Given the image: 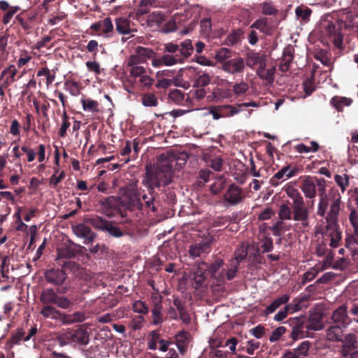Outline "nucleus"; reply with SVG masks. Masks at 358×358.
<instances>
[{
  "instance_id": "f257e3e1",
  "label": "nucleus",
  "mask_w": 358,
  "mask_h": 358,
  "mask_svg": "<svg viewBox=\"0 0 358 358\" xmlns=\"http://www.w3.org/2000/svg\"><path fill=\"white\" fill-rule=\"evenodd\" d=\"M320 200L317 208V214L324 217V226H317L316 232L322 234L330 238V246L337 248L341 239V234L338 230V217L341 210V197L338 194L335 196H328L325 193V187L320 188Z\"/></svg>"
},
{
  "instance_id": "f03ea898",
  "label": "nucleus",
  "mask_w": 358,
  "mask_h": 358,
  "mask_svg": "<svg viewBox=\"0 0 358 358\" xmlns=\"http://www.w3.org/2000/svg\"><path fill=\"white\" fill-rule=\"evenodd\" d=\"M178 160L173 152L169 151L159 156L155 169L146 166V173L142 183L148 187L150 194H152L155 187H159L162 185H168L172 182V171L176 169Z\"/></svg>"
},
{
  "instance_id": "7ed1b4c3",
  "label": "nucleus",
  "mask_w": 358,
  "mask_h": 358,
  "mask_svg": "<svg viewBox=\"0 0 358 358\" xmlns=\"http://www.w3.org/2000/svg\"><path fill=\"white\" fill-rule=\"evenodd\" d=\"M288 197L292 199L293 220L299 222V229L305 231L309 228V210L304 206L303 198L299 190L292 185L284 188Z\"/></svg>"
},
{
  "instance_id": "20e7f679",
  "label": "nucleus",
  "mask_w": 358,
  "mask_h": 358,
  "mask_svg": "<svg viewBox=\"0 0 358 358\" xmlns=\"http://www.w3.org/2000/svg\"><path fill=\"white\" fill-rule=\"evenodd\" d=\"M57 340L62 347L67 345H87L90 342V335L87 330L82 328L76 330L66 329L58 334Z\"/></svg>"
},
{
  "instance_id": "39448f33",
  "label": "nucleus",
  "mask_w": 358,
  "mask_h": 358,
  "mask_svg": "<svg viewBox=\"0 0 358 358\" xmlns=\"http://www.w3.org/2000/svg\"><path fill=\"white\" fill-rule=\"evenodd\" d=\"M240 111V108L229 104L213 106L208 108V114L211 115L215 120L232 117Z\"/></svg>"
},
{
  "instance_id": "423d86ee",
  "label": "nucleus",
  "mask_w": 358,
  "mask_h": 358,
  "mask_svg": "<svg viewBox=\"0 0 358 358\" xmlns=\"http://www.w3.org/2000/svg\"><path fill=\"white\" fill-rule=\"evenodd\" d=\"M72 231L78 238L85 239V244L92 243L96 237V234L87 225L86 222L73 225Z\"/></svg>"
},
{
  "instance_id": "0eeeda50",
  "label": "nucleus",
  "mask_w": 358,
  "mask_h": 358,
  "mask_svg": "<svg viewBox=\"0 0 358 358\" xmlns=\"http://www.w3.org/2000/svg\"><path fill=\"white\" fill-rule=\"evenodd\" d=\"M245 67V63L243 58L236 57L230 58L227 62H224L222 65V70L229 74L242 73Z\"/></svg>"
},
{
  "instance_id": "6e6552de",
  "label": "nucleus",
  "mask_w": 358,
  "mask_h": 358,
  "mask_svg": "<svg viewBox=\"0 0 358 358\" xmlns=\"http://www.w3.org/2000/svg\"><path fill=\"white\" fill-rule=\"evenodd\" d=\"M243 199L242 189L235 185L229 187L224 194V203L226 206H232L237 205L242 201Z\"/></svg>"
},
{
  "instance_id": "1a4fd4ad",
  "label": "nucleus",
  "mask_w": 358,
  "mask_h": 358,
  "mask_svg": "<svg viewBox=\"0 0 358 358\" xmlns=\"http://www.w3.org/2000/svg\"><path fill=\"white\" fill-rule=\"evenodd\" d=\"M171 343L161 338L160 334L157 331H151L148 337V347L150 350L159 349L161 352H166Z\"/></svg>"
},
{
  "instance_id": "9d476101",
  "label": "nucleus",
  "mask_w": 358,
  "mask_h": 358,
  "mask_svg": "<svg viewBox=\"0 0 358 358\" xmlns=\"http://www.w3.org/2000/svg\"><path fill=\"white\" fill-rule=\"evenodd\" d=\"M331 319L335 324H338L345 328H347L352 322V320L349 319L348 315V306L345 304H343L336 308L333 312Z\"/></svg>"
},
{
  "instance_id": "9b49d317",
  "label": "nucleus",
  "mask_w": 358,
  "mask_h": 358,
  "mask_svg": "<svg viewBox=\"0 0 358 358\" xmlns=\"http://www.w3.org/2000/svg\"><path fill=\"white\" fill-rule=\"evenodd\" d=\"M122 200L128 208L141 210L143 208L140 196L134 189H128L122 196Z\"/></svg>"
},
{
  "instance_id": "f8f14e48",
  "label": "nucleus",
  "mask_w": 358,
  "mask_h": 358,
  "mask_svg": "<svg viewBox=\"0 0 358 358\" xmlns=\"http://www.w3.org/2000/svg\"><path fill=\"white\" fill-rule=\"evenodd\" d=\"M208 271V265L205 262L198 264L196 270L192 273L193 287L199 289L204 282L206 278V272Z\"/></svg>"
},
{
  "instance_id": "ddd939ff",
  "label": "nucleus",
  "mask_w": 358,
  "mask_h": 358,
  "mask_svg": "<svg viewBox=\"0 0 358 358\" xmlns=\"http://www.w3.org/2000/svg\"><path fill=\"white\" fill-rule=\"evenodd\" d=\"M66 274L60 269H50L45 273V280L55 285H62L66 278Z\"/></svg>"
},
{
  "instance_id": "4468645a",
  "label": "nucleus",
  "mask_w": 358,
  "mask_h": 358,
  "mask_svg": "<svg viewBox=\"0 0 358 358\" xmlns=\"http://www.w3.org/2000/svg\"><path fill=\"white\" fill-rule=\"evenodd\" d=\"M245 63L251 69H253L257 65L258 69L265 68L266 56L259 52H250L248 53Z\"/></svg>"
},
{
  "instance_id": "2eb2a0df",
  "label": "nucleus",
  "mask_w": 358,
  "mask_h": 358,
  "mask_svg": "<svg viewBox=\"0 0 358 358\" xmlns=\"http://www.w3.org/2000/svg\"><path fill=\"white\" fill-rule=\"evenodd\" d=\"M278 217L281 220L278 221L275 224L273 227V230L274 231H281L285 228V224L283 220H291L292 218V210L288 206L287 204L283 203L280 205L279 211H278Z\"/></svg>"
},
{
  "instance_id": "dca6fc26",
  "label": "nucleus",
  "mask_w": 358,
  "mask_h": 358,
  "mask_svg": "<svg viewBox=\"0 0 358 358\" xmlns=\"http://www.w3.org/2000/svg\"><path fill=\"white\" fill-rule=\"evenodd\" d=\"M175 340L178 351L181 355H184L191 340L190 334L187 331H181L176 335Z\"/></svg>"
},
{
  "instance_id": "f3484780",
  "label": "nucleus",
  "mask_w": 358,
  "mask_h": 358,
  "mask_svg": "<svg viewBox=\"0 0 358 358\" xmlns=\"http://www.w3.org/2000/svg\"><path fill=\"white\" fill-rule=\"evenodd\" d=\"M297 171L296 169H290L289 166H286L280 169L272 178L271 182L273 185H277L278 182L275 180H286L296 173Z\"/></svg>"
},
{
  "instance_id": "a211bd4d",
  "label": "nucleus",
  "mask_w": 358,
  "mask_h": 358,
  "mask_svg": "<svg viewBox=\"0 0 358 358\" xmlns=\"http://www.w3.org/2000/svg\"><path fill=\"white\" fill-rule=\"evenodd\" d=\"M210 246V241H201V242L191 245L189 250V255L192 258L200 257L203 253H207Z\"/></svg>"
},
{
  "instance_id": "6ab92c4d",
  "label": "nucleus",
  "mask_w": 358,
  "mask_h": 358,
  "mask_svg": "<svg viewBox=\"0 0 358 358\" xmlns=\"http://www.w3.org/2000/svg\"><path fill=\"white\" fill-rule=\"evenodd\" d=\"M301 189L306 198L314 199L316 196V186L310 177H306L302 181Z\"/></svg>"
},
{
  "instance_id": "aec40b11",
  "label": "nucleus",
  "mask_w": 358,
  "mask_h": 358,
  "mask_svg": "<svg viewBox=\"0 0 358 358\" xmlns=\"http://www.w3.org/2000/svg\"><path fill=\"white\" fill-rule=\"evenodd\" d=\"M86 319L85 313L82 311H76L71 314H64L61 317L63 324L70 325L75 323H80Z\"/></svg>"
},
{
  "instance_id": "412c9836",
  "label": "nucleus",
  "mask_w": 358,
  "mask_h": 358,
  "mask_svg": "<svg viewBox=\"0 0 358 358\" xmlns=\"http://www.w3.org/2000/svg\"><path fill=\"white\" fill-rule=\"evenodd\" d=\"M250 27L258 29L266 35L271 34L273 31V27L266 17L257 20Z\"/></svg>"
},
{
  "instance_id": "4be33fe9",
  "label": "nucleus",
  "mask_w": 358,
  "mask_h": 358,
  "mask_svg": "<svg viewBox=\"0 0 358 358\" xmlns=\"http://www.w3.org/2000/svg\"><path fill=\"white\" fill-rule=\"evenodd\" d=\"M346 329L342 326L335 324L327 329V338L330 341H340L343 330Z\"/></svg>"
},
{
  "instance_id": "5701e85b",
  "label": "nucleus",
  "mask_w": 358,
  "mask_h": 358,
  "mask_svg": "<svg viewBox=\"0 0 358 358\" xmlns=\"http://www.w3.org/2000/svg\"><path fill=\"white\" fill-rule=\"evenodd\" d=\"M308 336V331L306 326L302 322H299L293 327L290 337L294 340H299Z\"/></svg>"
},
{
  "instance_id": "b1692460",
  "label": "nucleus",
  "mask_w": 358,
  "mask_h": 358,
  "mask_svg": "<svg viewBox=\"0 0 358 358\" xmlns=\"http://www.w3.org/2000/svg\"><path fill=\"white\" fill-rule=\"evenodd\" d=\"M115 26L120 34L126 35L135 31L131 29L129 20L124 17L117 18L115 20Z\"/></svg>"
},
{
  "instance_id": "393cba45",
  "label": "nucleus",
  "mask_w": 358,
  "mask_h": 358,
  "mask_svg": "<svg viewBox=\"0 0 358 358\" xmlns=\"http://www.w3.org/2000/svg\"><path fill=\"white\" fill-rule=\"evenodd\" d=\"M121 203L122 199L111 196L106 199L103 201H102L101 206L103 209L106 210V213H107V215H109L110 213L107 212V210L117 208Z\"/></svg>"
},
{
  "instance_id": "a878e982",
  "label": "nucleus",
  "mask_w": 358,
  "mask_h": 358,
  "mask_svg": "<svg viewBox=\"0 0 358 358\" xmlns=\"http://www.w3.org/2000/svg\"><path fill=\"white\" fill-rule=\"evenodd\" d=\"M248 244L246 243H242L240 244L238 248L234 252V257L231 259L234 263L239 264L248 255Z\"/></svg>"
},
{
  "instance_id": "bb28decb",
  "label": "nucleus",
  "mask_w": 358,
  "mask_h": 358,
  "mask_svg": "<svg viewBox=\"0 0 358 358\" xmlns=\"http://www.w3.org/2000/svg\"><path fill=\"white\" fill-rule=\"evenodd\" d=\"M290 297L289 294H283L275 299L266 309V314L268 315L275 312L281 305L287 303Z\"/></svg>"
},
{
  "instance_id": "cd10ccee",
  "label": "nucleus",
  "mask_w": 358,
  "mask_h": 358,
  "mask_svg": "<svg viewBox=\"0 0 358 358\" xmlns=\"http://www.w3.org/2000/svg\"><path fill=\"white\" fill-rule=\"evenodd\" d=\"M80 102L84 111L90 112L92 113H96L99 111V103L95 100L89 98L82 99Z\"/></svg>"
},
{
  "instance_id": "c85d7f7f",
  "label": "nucleus",
  "mask_w": 358,
  "mask_h": 358,
  "mask_svg": "<svg viewBox=\"0 0 358 358\" xmlns=\"http://www.w3.org/2000/svg\"><path fill=\"white\" fill-rule=\"evenodd\" d=\"M275 72V68L271 67L265 70V68L257 69V76L264 80H266L268 83H272L274 79V75Z\"/></svg>"
},
{
  "instance_id": "c756f323",
  "label": "nucleus",
  "mask_w": 358,
  "mask_h": 358,
  "mask_svg": "<svg viewBox=\"0 0 358 358\" xmlns=\"http://www.w3.org/2000/svg\"><path fill=\"white\" fill-rule=\"evenodd\" d=\"M352 102L351 99L343 96H335L331 100L333 106L340 111L343 110L344 107L350 106Z\"/></svg>"
},
{
  "instance_id": "7c9ffc66",
  "label": "nucleus",
  "mask_w": 358,
  "mask_h": 358,
  "mask_svg": "<svg viewBox=\"0 0 358 358\" xmlns=\"http://www.w3.org/2000/svg\"><path fill=\"white\" fill-rule=\"evenodd\" d=\"M64 87L71 96H77L80 93V87L78 83L73 80H67L64 82Z\"/></svg>"
},
{
  "instance_id": "2f4dec72",
  "label": "nucleus",
  "mask_w": 358,
  "mask_h": 358,
  "mask_svg": "<svg viewBox=\"0 0 358 358\" xmlns=\"http://www.w3.org/2000/svg\"><path fill=\"white\" fill-rule=\"evenodd\" d=\"M57 295L52 289H44L41 295V301L45 304H55Z\"/></svg>"
},
{
  "instance_id": "473e14b6",
  "label": "nucleus",
  "mask_w": 358,
  "mask_h": 358,
  "mask_svg": "<svg viewBox=\"0 0 358 358\" xmlns=\"http://www.w3.org/2000/svg\"><path fill=\"white\" fill-rule=\"evenodd\" d=\"M180 56L183 60L187 58L193 50V46L190 40L187 39L182 41L179 45Z\"/></svg>"
},
{
  "instance_id": "72a5a7b5",
  "label": "nucleus",
  "mask_w": 358,
  "mask_h": 358,
  "mask_svg": "<svg viewBox=\"0 0 358 358\" xmlns=\"http://www.w3.org/2000/svg\"><path fill=\"white\" fill-rule=\"evenodd\" d=\"M162 61L164 66H171L183 62V59L178 54L173 55H164L162 56Z\"/></svg>"
},
{
  "instance_id": "f704fd0d",
  "label": "nucleus",
  "mask_w": 358,
  "mask_h": 358,
  "mask_svg": "<svg viewBox=\"0 0 358 358\" xmlns=\"http://www.w3.org/2000/svg\"><path fill=\"white\" fill-rule=\"evenodd\" d=\"M259 6L263 15H276L278 12V10L272 2L265 1L260 3Z\"/></svg>"
},
{
  "instance_id": "c9c22d12",
  "label": "nucleus",
  "mask_w": 358,
  "mask_h": 358,
  "mask_svg": "<svg viewBox=\"0 0 358 358\" xmlns=\"http://www.w3.org/2000/svg\"><path fill=\"white\" fill-rule=\"evenodd\" d=\"M231 57V51L226 48H222L217 50L215 55V59L222 64L227 62Z\"/></svg>"
},
{
  "instance_id": "e433bc0d",
  "label": "nucleus",
  "mask_w": 358,
  "mask_h": 358,
  "mask_svg": "<svg viewBox=\"0 0 358 358\" xmlns=\"http://www.w3.org/2000/svg\"><path fill=\"white\" fill-rule=\"evenodd\" d=\"M169 99L177 105H182L185 100V94L180 90H173L170 92Z\"/></svg>"
},
{
  "instance_id": "4c0bfd02",
  "label": "nucleus",
  "mask_w": 358,
  "mask_h": 358,
  "mask_svg": "<svg viewBox=\"0 0 358 358\" xmlns=\"http://www.w3.org/2000/svg\"><path fill=\"white\" fill-rule=\"evenodd\" d=\"M308 331H319L323 328V324L320 317H310L308 324H305Z\"/></svg>"
},
{
  "instance_id": "58836bf2",
  "label": "nucleus",
  "mask_w": 358,
  "mask_h": 358,
  "mask_svg": "<svg viewBox=\"0 0 358 358\" xmlns=\"http://www.w3.org/2000/svg\"><path fill=\"white\" fill-rule=\"evenodd\" d=\"M86 222L90 223L92 226L97 229L105 231L108 224V222L103 220L100 217H95L86 220Z\"/></svg>"
},
{
  "instance_id": "ea45409f",
  "label": "nucleus",
  "mask_w": 358,
  "mask_h": 358,
  "mask_svg": "<svg viewBox=\"0 0 358 358\" xmlns=\"http://www.w3.org/2000/svg\"><path fill=\"white\" fill-rule=\"evenodd\" d=\"M152 315L154 324L157 325L163 322L162 306L160 303H155L154 308L152 310Z\"/></svg>"
},
{
  "instance_id": "a19ab883",
  "label": "nucleus",
  "mask_w": 358,
  "mask_h": 358,
  "mask_svg": "<svg viewBox=\"0 0 358 358\" xmlns=\"http://www.w3.org/2000/svg\"><path fill=\"white\" fill-rule=\"evenodd\" d=\"M142 104L145 107H155L158 104V100L153 94H145L142 97Z\"/></svg>"
},
{
  "instance_id": "79ce46f5",
  "label": "nucleus",
  "mask_w": 358,
  "mask_h": 358,
  "mask_svg": "<svg viewBox=\"0 0 358 358\" xmlns=\"http://www.w3.org/2000/svg\"><path fill=\"white\" fill-rule=\"evenodd\" d=\"M113 29V24L110 17H106L101 21V29L105 37H109Z\"/></svg>"
},
{
  "instance_id": "37998d69",
  "label": "nucleus",
  "mask_w": 358,
  "mask_h": 358,
  "mask_svg": "<svg viewBox=\"0 0 358 358\" xmlns=\"http://www.w3.org/2000/svg\"><path fill=\"white\" fill-rule=\"evenodd\" d=\"M135 50L136 52L143 59L145 62H146L148 59L152 58L155 55L154 51L150 48L138 46Z\"/></svg>"
},
{
  "instance_id": "c03bdc74",
  "label": "nucleus",
  "mask_w": 358,
  "mask_h": 358,
  "mask_svg": "<svg viewBox=\"0 0 358 358\" xmlns=\"http://www.w3.org/2000/svg\"><path fill=\"white\" fill-rule=\"evenodd\" d=\"M336 183L340 187L341 191L344 192L349 185V177L347 174L336 175L334 177Z\"/></svg>"
},
{
  "instance_id": "a18cd8bd",
  "label": "nucleus",
  "mask_w": 358,
  "mask_h": 358,
  "mask_svg": "<svg viewBox=\"0 0 358 358\" xmlns=\"http://www.w3.org/2000/svg\"><path fill=\"white\" fill-rule=\"evenodd\" d=\"M249 89L248 84L243 80L236 83L233 86V92L236 96H240L245 93Z\"/></svg>"
},
{
  "instance_id": "49530a36",
  "label": "nucleus",
  "mask_w": 358,
  "mask_h": 358,
  "mask_svg": "<svg viewBox=\"0 0 358 358\" xmlns=\"http://www.w3.org/2000/svg\"><path fill=\"white\" fill-rule=\"evenodd\" d=\"M340 342L343 345L356 348L357 340L355 334L350 333L345 335L344 336L343 335Z\"/></svg>"
},
{
  "instance_id": "de8ad7c7",
  "label": "nucleus",
  "mask_w": 358,
  "mask_h": 358,
  "mask_svg": "<svg viewBox=\"0 0 358 358\" xmlns=\"http://www.w3.org/2000/svg\"><path fill=\"white\" fill-rule=\"evenodd\" d=\"M17 69L14 65H10L1 72V76H6V80L10 82L15 80Z\"/></svg>"
},
{
  "instance_id": "09e8293b",
  "label": "nucleus",
  "mask_w": 358,
  "mask_h": 358,
  "mask_svg": "<svg viewBox=\"0 0 358 358\" xmlns=\"http://www.w3.org/2000/svg\"><path fill=\"white\" fill-rule=\"evenodd\" d=\"M242 32L241 30L233 31L229 34L226 38V43L227 45H233L237 43L241 37Z\"/></svg>"
},
{
  "instance_id": "8fccbe9b",
  "label": "nucleus",
  "mask_w": 358,
  "mask_h": 358,
  "mask_svg": "<svg viewBox=\"0 0 358 358\" xmlns=\"http://www.w3.org/2000/svg\"><path fill=\"white\" fill-rule=\"evenodd\" d=\"M41 313L45 317L55 319L59 313V311L53 306H45L41 310Z\"/></svg>"
},
{
  "instance_id": "3c124183",
  "label": "nucleus",
  "mask_w": 358,
  "mask_h": 358,
  "mask_svg": "<svg viewBox=\"0 0 358 358\" xmlns=\"http://www.w3.org/2000/svg\"><path fill=\"white\" fill-rule=\"evenodd\" d=\"M295 13L297 18L303 20H308L310 17L311 10L308 8L298 6L295 9Z\"/></svg>"
},
{
  "instance_id": "603ef678",
  "label": "nucleus",
  "mask_w": 358,
  "mask_h": 358,
  "mask_svg": "<svg viewBox=\"0 0 358 358\" xmlns=\"http://www.w3.org/2000/svg\"><path fill=\"white\" fill-rule=\"evenodd\" d=\"M310 347V343L308 341H303L296 349V352L300 358L307 355Z\"/></svg>"
},
{
  "instance_id": "864d4df0",
  "label": "nucleus",
  "mask_w": 358,
  "mask_h": 358,
  "mask_svg": "<svg viewBox=\"0 0 358 358\" xmlns=\"http://www.w3.org/2000/svg\"><path fill=\"white\" fill-rule=\"evenodd\" d=\"M286 332V328L285 327H278L273 330L272 332L269 341L271 343L276 342L279 341L280 337Z\"/></svg>"
},
{
  "instance_id": "5fc2aeb1",
  "label": "nucleus",
  "mask_w": 358,
  "mask_h": 358,
  "mask_svg": "<svg viewBox=\"0 0 358 358\" xmlns=\"http://www.w3.org/2000/svg\"><path fill=\"white\" fill-rule=\"evenodd\" d=\"M55 304L60 308L66 309L71 306L72 302L66 296L57 295Z\"/></svg>"
},
{
  "instance_id": "6e6d98bb",
  "label": "nucleus",
  "mask_w": 358,
  "mask_h": 358,
  "mask_svg": "<svg viewBox=\"0 0 358 358\" xmlns=\"http://www.w3.org/2000/svg\"><path fill=\"white\" fill-rule=\"evenodd\" d=\"M210 82V77L207 73H203L199 76L195 80V85L197 87H204L208 85Z\"/></svg>"
},
{
  "instance_id": "4d7b16f0",
  "label": "nucleus",
  "mask_w": 358,
  "mask_h": 358,
  "mask_svg": "<svg viewBox=\"0 0 358 358\" xmlns=\"http://www.w3.org/2000/svg\"><path fill=\"white\" fill-rule=\"evenodd\" d=\"M224 186L225 182L224 180L219 178L210 185V189L213 194H217L224 189Z\"/></svg>"
},
{
  "instance_id": "13d9d810",
  "label": "nucleus",
  "mask_w": 358,
  "mask_h": 358,
  "mask_svg": "<svg viewBox=\"0 0 358 358\" xmlns=\"http://www.w3.org/2000/svg\"><path fill=\"white\" fill-rule=\"evenodd\" d=\"M133 310L134 312L141 314H145L148 312V306L141 301H136L134 303Z\"/></svg>"
},
{
  "instance_id": "bf43d9fd",
  "label": "nucleus",
  "mask_w": 358,
  "mask_h": 358,
  "mask_svg": "<svg viewBox=\"0 0 358 358\" xmlns=\"http://www.w3.org/2000/svg\"><path fill=\"white\" fill-rule=\"evenodd\" d=\"M143 63H145L143 59L141 56H139L137 52H136V50L134 51V53L132 55H131L127 60V66L139 65Z\"/></svg>"
},
{
  "instance_id": "052dcab7",
  "label": "nucleus",
  "mask_w": 358,
  "mask_h": 358,
  "mask_svg": "<svg viewBox=\"0 0 358 358\" xmlns=\"http://www.w3.org/2000/svg\"><path fill=\"white\" fill-rule=\"evenodd\" d=\"M70 127V122L68 121L66 113L64 112L62 115V124L59 129V136L64 137L68 128Z\"/></svg>"
},
{
  "instance_id": "680f3d73",
  "label": "nucleus",
  "mask_w": 358,
  "mask_h": 358,
  "mask_svg": "<svg viewBox=\"0 0 358 358\" xmlns=\"http://www.w3.org/2000/svg\"><path fill=\"white\" fill-rule=\"evenodd\" d=\"M201 30L203 35L208 36L211 31V21L206 18L201 22Z\"/></svg>"
},
{
  "instance_id": "e2e57ef3",
  "label": "nucleus",
  "mask_w": 358,
  "mask_h": 358,
  "mask_svg": "<svg viewBox=\"0 0 358 358\" xmlns=\"http://www.w3.org/2000/svg\"><path fill=\"white\" fill-rule=\"evenodd\" d=\"M131 67L129 73L133 77H141L145 73V69L139 65L129 66Z\"/></svg>"
},
{
  "instance_id": "0e129e2a",
  "label": "nucleus",
  "mask_w": 358,
  "mask_h": 358,
  "mask_svg": "<svg viewBox=\"0 0 358 358\" xmlns=\"http://www.w3.org/2000/svg\"><path fill=\"white\" fill-rule=\"evenodd\" d=\"M105 231H107L110 236L116 238L121 237L123 235L119 228L112 225L110 222L106 228Z\"/></svg>"
},
{
  "instance_id": "69168bd1",
  "label": "nucleus",
  "mask_w": 358,
  "mask_h": 358,
  "mask_svg": "<svg viewBox=\"0 0 358 358\" xmlns=\"http://www.w3.org/2000/svg\"><path fill=\"white\" fill-rule=\"evenodd\" d=\"M293 59L292 55H282V60L280 65V69L282 71L288 70L289 65Z\"/></svg>"
},
{
  "instance_id": "338daca9",
  "label": "nucleus",
  "mask_w": 358,
  "mask_h": 358,
  "mask_svg": "<svg viewBox=\"0 0 358 358\" xmlns=\"http://www.w3.org/2000/svg\"><path fill=\"white\" fill-rule=\"evenodd\" d=\"M86 66L90 71H93L96 75H99L101 73L100 65L95 61H87Z\"/></svg>"
},
{
  "instance_id": "774afa93",
  "label": "nucleus",
  "mask_w": 358,
  "mask_h": 358,
  "mask_svg": "<svg viewBox=\"0 0 358 358\" xmlns=\"http://www.w3.org/2000/svg\"><path fill=\"white\" fill-rule=\"evenodd\" d=\"M224 262L222 259H217L215 261L213 264H211L210 266H208V271L213 275L219 270L220 268L222 266Z\"/></svg>"
}]
</instances>
